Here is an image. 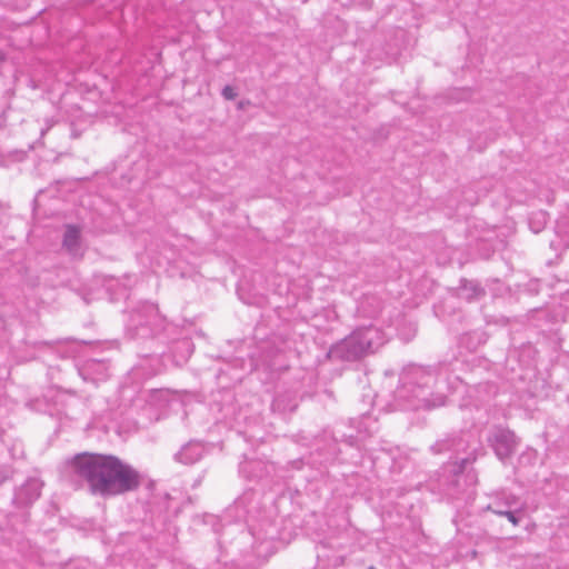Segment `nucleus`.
Instances as JSON below:
<instances>
[{"label":"nucleus","mask_w":569,"mask_h":569,"mask_svg":"<svg viewBox=\"0 0 569 569\" xmlns=\"http://www.w3.org/2000/svg\"><path fill=\"white\" fill-rule=\"evenodd\" d=\"M3 54L0 52V61H3Z\"/></svg>","instance_id":"19"},{"label":"nucleus","mask_w":569,"mask_h":569,"mask_svg":"<svg viewBox=\"0 0 569 569\" xmlns=\"http://www.w3.org/2000/svg\"><path fill=\"white\" fill-rule=\"evenodd\" d=\"M48 129H49V127L47 129H42L41 130V136H44V133L47 132Z\"/></svg>","instance_id":"18"},{"label":"nucleus","mask_w":569,"mask_h":569,"mask_svg":"<svg viewBox=\"0 0 569 569\" xmlns=\"http://www.w3.org/2000/svg\"><path fill=\"white\" fill-rule=\"evenodd\" d=\"M42 482L37 478L28 479L14 495V500L19 505H30L41 495Z\"/></svg>","instance_id":"7"},{"label":"nucleus","mask_w":569,"mask_h":569,"mask_svg":"<svg viewBox=\"0 0 569 569\" xmlns=\"http://www.w3.org/2000/svg\"><path fill=\"white\" fill-rule=\"evenodd\" d=\"M72 475L86 483L90 493L102 498L136 491L142 485L141 473L113 455L80 452L69 460Z\"/></svg>","instance_id":"1"},{"label":"nucleus","mask_w":569,"mask_h":569,"mask_svg":"<svg viewBox=\"0 0 569 569\" xmlns=\"http://www.w3.org/2000/svg\"><path fill=\"white\" fill-rule=\"evenodd\" d=\"M162 328V318L159 315L158 307L146 302L132 311L130 319V329L134 330V336L148 338Z\"/></svg>","instance_id":"4"},{"label":"nucleus","mask_w":569,"mask_h":569,"mask_svg":"<svg viewBox=\"0 0 569 569\" xmlns=\"http://www.w3.org/2000/svg\"><path fill=\"white\" fill-rule=\"evenodd\" d=\"M507 496H515L511 492L507 491H499L491 495L492 502L489 503L485 510L491 511L492 513L497 515V510H506V507L503 506L505 498Z\"/></svg>","instance_id":"12"},{"label":"nucleus","mask_w":569,"mask_h":569,"mask_svg":"<svg viewBox=\"0 0 569 569\" xmlns=\"http://www.w3.org/2000/svg\"><path fill=\"white\" fill-rule=\"evenodd\" d=\"M538 217H539V221H542V222L546 221V214L543 212H539Z\"/></svg>","instance_id":"17"},{"label":"nucleus","mask_w":569,"mask_h":569,"mask_svg":"<svg viewBox=\"0 0 569 569\" xmlns=\"http://www.w3.org/2000/svg\"><path fill=\"white\" fill-rule=\"evenodd\" d=\"M489 442L500 460L508 459L516 450L517 439L512 431L503 428H497L489 437Z\"/></svg>","instance_id":"5"},{"label":"nucleus","mask_w":569,"mask_h":569,"mask_svg":"<svg viewBox=\"0 0 569 569\" xmlns=\"http://www.w3.org/2000/svg\"><path fill=\"white\" fill-rule=\"evenodd\" d=\"M368 569H376V568L371 566V567H369Z\"/></svg>","instance_id":"20"},{"label":"nucleus","mask_w":569,"mask_h":569,"mask_svg":"<svg viewBox=\"0 0 569 569\" xmlns=\"http://www.w3.org/2000/svg\"><path fill=\"white\" fill-rule=\"evenodd\" d=\"M81 229L76 224H66L62 239V247L72 256L80 250Z\"/></svg>","instance_id":"10"},{"label":"nucleus","mask_w":569,"mask_h":569,"mask_svg":"<svg viewBox=\"0 0 569 569\" xmlns=\"http://www.w3.org/2000/svg\"><path fill=\"white\" fill-rule=\"evenodd\" d=\"M181 345L187 346V348H188L189 352H191V351H192V349H191V343H190V341H189V340H187V339H182V340H181V339H180V346H181Z\"/></svg>","instance_id":"16"},{"label":"nucleus","mask_w":569,"mask_h":569,"mask_svg":"<svg viewBox=\"0 0 569 569\" xmlns=\"http://www.w3.org/2000/svg\"><path fill=\"white\" fill-rule=\"evenodd\" d=\"M470 438L471 435L467 432L447 436L446 438L438 440L435 445H432L431 451L433 453H442L446 451H453L457 453L467 452L470 447Z\"/></svg>","instance_id":"6"},{"label":"nucleus","mask_w":569,"mask_h":569,"mask_svg":"<svg viewBox=\"0 0 569 569\" xmlns=\"http://www.w3.org/2000/svg\"><path fill=\"white\" fill-rule=\"evenodd\" d=\"M379 331L373 327L355 330L351 335L331 346L328 357L331 360L356 361L373 352Z\"/></svg>","instance_id":"3"},{"label":"nucleus","mask_w":569,"mask_h":569,"mask_svg":"<svg viewBox=\"0 0 569 569\" xmlns=\"http://www.w3.org/2000/svg\"><path fill=\"white\" fill-rule=\"evenodd\" d=\"M190 448H183L182 452H180V462H187V463H192L197 460L200 459L201 457V453H202V449L201 447L197 446L196 447V450H197V453H196V457L193 459H188L186 456H187V451L189 450Z\"/></svg>","instance_id":"13"},{"label":"nucleus","mask_w":569,"mask_h":569,"mask_svg":"<svg viewBox=\"0 0 569 569\" xmlns=\"http://www.w3.org/2000/svg\"><path fill=\"white\" fill-rule=\"evenodd\" d=\"M486 295L485 289L476 280H461L458 288V296L467 301H476Z\"/></svg>","instance_id":"9"},{"label":"nucleus","mask_w":569,"mask_h":569,"mask_svg":"<svg viewBox=\"0 0 569 569\" xmlns=\"http://www.w3.org/2000/svg\"><path fill=\"white\" fill-rule=\"evenodd\" d=\"M222 96L227 100H233L237 97V93H236V91H234V89L232 87L226 86L222 89Z\"/></svg>","instance_id":"14"},{"label":"nucleus","mask_w":569,"mask_h":569,"mask_svg":"<svg viewBox=\"0 0 569 569\" xmlns=\"http://www.w3.org/2000/svg\"><path fill=\"white\" fill-rule=\"evenodd\" d=\"M475 460H476V457L473 456V451H472L467 457L460 459L459 466L457 463L453 466V468L451 470V472L453 473V479L450 482V486H452L455 488L457 487L458 489L460 488V482H461V479L463 478L465 466Z\"/></svg>","instance_id":"11"},{"label":"nucleus","mask_w":569,"mask_h":569,"mask_svg":"<svg viewBox=\"0 0 569 569\" xmlns=\"http://www.w3.org/2000/svg\"><path fill=\"white\" fill-rule=\"evenodd\" d=\"M102 282L104 286H108L109 288L112 287V284L110 283L111 281L116 280L113 276H102Z\"/></svg>","instance_id":"15"},{"label":"nucleus","mask_w":569,"mask_h":569,"mask_svg":"<svg viewBox=\"0 0 569 569\" xmlns=\"http://www.w3.org/2000/svg\"><path fill=\"white\" fill-rule=\"evenodd\" d=\"M503 506L506 510H497V516L506 517L515 527L519 526L525 515L519 498L517 496H507Z\"/></svg>","instance_id":"8"},{"label":"nucleus","mask_w":569,"mask_h":569,"mask_svg":"<svg viewBox=\"0 0 569 569\" xmlns=\"http://www.w3.org/2000/svg\"><path fill=\"white\" fill-rule=\"evenodd\" d=\"M435 382L433 370L410 366L400 376V385L395 392L396 400L400 402L402 409L420 410L441 407L446 403V397L431 392Z\"/></svg>","instance_id":"2"}]
</instances>
